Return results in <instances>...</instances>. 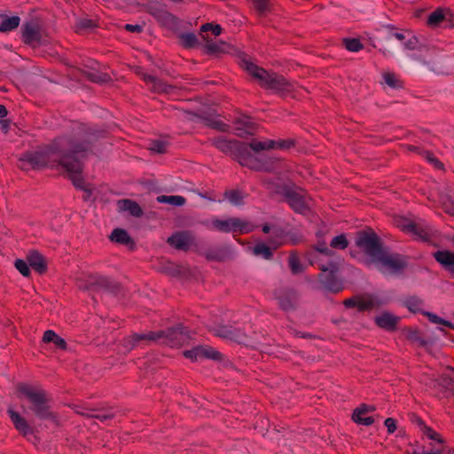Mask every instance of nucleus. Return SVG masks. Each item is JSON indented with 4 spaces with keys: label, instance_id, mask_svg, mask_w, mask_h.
<instances>
[{
    "label": "nucleus",
    "instance_id": "f257e3e1",
    "mask_svg": "<svg viewBox=\"0 0 454 454\" xmlns=\"http://www.w3.org/2000/svg\"><path fill=\"white\" fill-rule=\"evenodd\" d=\"M89 149L86 142L75 143L66 137H59L51 145L35 152L23 154L20 158V167L22 169L41 168L43 167L58 168L59 166L68 173L74 185L84 189L82 177L81 158Z\"/></svg>",
    "mask_w": 454,
    "mask_h": 454
},
{
    "label": "nucleus",
    "instance_id": "f03ea898",
    "mask_svg": "<svg viewBox=\"0 0 454 454\" xmlns=\"http://www.w3.org/2000/svg\"><path fill=\"white\" fill-rule=\"evenodd\" d=\"M240 67L246 70L248 74L254 78L264 89L271 90L282 94H289L294 90V84L290 82L284 76L274 73H269L262 67L254 64L247 58L241 59Z\"/></svg>",
    "mask_w": 454,
    "mask_h": 454
},
{
    "label": "nucleus",
    "instance_id": "7ed1b4c3",
    "mask_svg": "<svg viewBox=\"0 0 454 454\" xmlns=\"http://www.w3.org/2000/svg\"><path fill=\"white\" fill-rule=\"evenodd\" d=\"M264 185L271 193L283 196L294 211L303 214L309 208L308 199L301 192L294 190L290 185L283 183L280 178L265 180Z\"/></svg>",
    "mask_w": 454,
    "mask_h": 454
},
{
    "label": "nucleus",
    "instance_id": "20e7f679",
    "mask_svg": "<svg viewBox=\"0 0 454 454\" xmlns=\"http://www.w3.org/2000/svg\"><path fill=\"white\" fill-rule=\"evenodd\" d=\"M19 396L26 397L31 403V410L40 419H53L50 410L46 394L43 390L27 384L18 386Z\"/></svg>",
    "mask_w": 454,
    "mask_h": 454
},
{
    "label": "nucleus",
    "instance_id": "39448f33",
    "mask_svg": "<svg viewBox=\"0 0 454 454\" xmlns=\"http://www.w3.org/2000/svg\"><path fill=\"white\" fill-rule=\"evenodd\" d=\"M134 342L148 340L171 347L182 346L187 340V335L183 328H170L166 331L150 332L146 334L136 333L132 336Z\"/></svg>",
    "mask_w": 454,
    "mask_h": 454
},
{
    "label": "nucleus",
    "instance_id": "423d86ee",
    "mask_svg": "<svg viewBox=\"0 0 454 454\" xmlns=\"http://www.w3.org/2000/svg\"><path fill=\"white\" fill-rule=\"evenodd\" d=\"M207 227L212 231L224 233H249L254 230V226L249 222L239 217H228L224 219L213 218L207 223Z\"/></svg>",
    "mask_w": 454,
    "mask_h": 454
},
{
    "label": "nucleus",
    "instance_id": "0eeeda50",
    "mask_svg": "<svg viewBox=\"0 0 454 454\" xmlns=\"http://www.w3.org/2000/svg\"><path fill=\"white\" fill-rule=\"evenodd\" d=\"M356 246L367 255L365 263L370 266L384 249L377 234L373 231L359 232L356 239Z\"/></svg>",
    "mask_w": 454,
    "mask_h": 454
},
{
    "label": "nucleus",
    "instance_id": "6e6552de",
    "mask_svg": "<svg viewBox=\"0 0 454 454\" xmlns=\"http://www.w3.org/2000/svg\"><path fill=\"white\" fill-rule=\"evenodd\" d=\"M372 264L383 274H396L406 267V260L403 255L384 248Z\"/></svg>",
    "mask_w": 454,
    "mask_h": 454
},
{
    "label": "nucleus",
    "instance_id": "1a4fd4ad",
    "mask_svg": "<svg viewBox=\"0 0 454 454\" xmlns=\"http://www.w3.org/2000/svg\"><path fill=\"white\" fill-rule=\"evenodd\" d=\"M320 281L329 291L338 293L342 290L341 283L335 278V273L339 270L337 261H330L328 264H322L320 267Z\"/></svg>",
    "mask_w": 454,
    "mask_h": 454
},
{
    "label": "nucleus",
    "instance_id": "9d476101",
    "mask_svg": "<svg viewBox=\"0 0 454 454\" xmlns=\"http://www.w3.org/2000/svg\"><path fill=\"white\" fill-rule=\"evenodd\" d=\"M386 301L379 298L377 295L355 296L347 299L343 304L347 308H356L359 311L371 310L380 307Z\"/></svg>",
    "mask_w": 454,
    "mask_h": 454
},
{
    "label": "nucleus",
    "instance_id": "9b49d317",
    "mask_svg": "<svg viewBox=\"0 0 454 454\" xmlns=\"http://www.w3.org/2000/svg\"><path fill=\"white\" fill-rule=\"evenodd\" d=\"M389 34L387 39L395 38L398 40L404 51H415L419 47V41L414 33L411 30H396L393 27L387 26Z\"/></svg>",
    "mask_w": 454,
    "mask_h": 454
},
{
    "label": "nucleus",
    "instance_id": "f8f14e48",
    "mask_svg": "<svg viewBox=\"0 0 454 454\" xmlns=\"http://www.w3.org/2000/svg\"><path fill=\"white\" fill-rule=\"evenodd\" d=\"M396 225L403 231L410 233L414 238L427 240L428 239L431 230L427 226H420L418 223L405 218L396 220Z\"/></svg>",
    "mask_w": 454,
    "mask_h": 454
},
{
    "label": "nucleus",
    "instance_id": "ddd939ff",
    "mask_svg": "<svg viewBox=\"0 0 454 454\" xmlns=\"http://www.w3.org/2000/svg\"><path fill=\"white\" fill-rule=\"evenodd\" d=\"M194 236L191 231H176L168 238V243L174 248L187 251L194 244Z\"/></svg>",
    "mask_w": 454,
    "mask_h": 454
},
{
    "label": "nucleus",
    "instance_id": "4468645a",
    "mask_svg": "<svg viewBox=\"0 0 454 454\" xmlns=\"http://www.w3.org/2000/svg\"><path fill=\"white\" fill-rule=\"evenodd\" d=\"M294 145L291 140H271L263 141L253 140L249 143V147L254 152L265 151L270 149H288Z\"/></svg>",
    "mask_w": 454,
    "mask_h": 454
},
{
    "label": "nucleus",
    "instance_id": "2eb2a0df",
    "mask_svg": "<svg viewBox=\"0 0 454 454\" xmlns=\"http://www.w3.org/2000/svg\"><path fill=\"white\" fill-rule=\"evenodd\" d=\"M184 356L193 361H197L204 357L215 360L220 358V353L207 346H197L190 350L184 351Z\"/></svg>",
    "mask_w": 454,
    "mask_h": 454
},
{
    "label": "nucleus",
    "instance_id": "dca6fc26",
    "mask_svg": "<svg viewBox=\"0 0 454 454\" xmlns=\"http://www.w3.org/2000/svg\"><path fill=\"white\" fill-rule=\"evenodd\" d=\"M213 145L226 154H231L239 157L244 145L235 140H227L222 137L213 140Z\"/></svg>",
    "mask_w": 454,
    "mask_h": 454
},
{
    "label": "nucleus",
    "instance_id": "f3484780",
    "mask_svg": "<svg viewBox=\"0 0 454 454\" xmlns=\"http://www.w3.org/2000/svg\"><path fill=\"white\" fill-rule=\"evenodd\" d=\"M255 131V124L248 116H240L234 122V133L239 137L252 135Z\"/></svg>",
    "mask_w": 454,
    "mask_h": 454
},
{
    "label": "nucleus",
    "instance_id": "a211bd4d",
    "mask_svg": "<svg viewBox=\"0 0 454 454\" xmlns=\"http://www.w3.org/2000/svg\"><path fill=\"white\" fill-rule=\"evenodd\" d=\"M400 317L389 313L383 312L375 317L376 325L385 330L393 331L395 329Z\"/></svg>",
    "mask_w": 454,
    "mask_h": 454
},
{
    "label": "nucleus",
    "instance_id": "6ab92c4d",
    "mask_svg": "<svg viewBox=\"0 0 454 454\" xmlns=\"http://www.w3.org/2000/svg\"><path fill=\"white\" fill-rule=\"evenodd\" d=\"M434 259L451 275L454 276V253L447 250L437 251Z\"/></svg>",
    "mask_w": 454,
    "mask_h": 454
},
{
    "label": "nucleus",
    "instance_id": "aec40b11",
    "mask_svg": "<svg viewBox=\"0 0 454 454\" xmlns=\"http://www.w3.org/2000/svg\"><path fill=\"white\" fill-rule=\"evenodd\" d=\"M373 410L374 409L372 406L361 405L353 411L352 419L356 424L370 426L374 422V419H372V417H366L365 415Z\"/></svg>",
    "mask_w": 454,
    "mask_h": 454
},
{
    "label": "nucleus",
    "instance_id": "412c9836",
    "mask_svg": "<svg viewBox=\"0 0 454 454\" xmlns=\"http://www.w3.org/2000/svg\"><path fill=\"white\" fill-rule=\"evenodd\" d=\"M8 413L12 422L14 424L15 428L18 431H20L25 436L32 434V429L27 424V420L17 411H14L12 408H9Z\"/></svg>",
    "mask_w": 454,
    "mask_h": 454
},
{
    "label": "nucleus",
    "instance_id": "4be33fe9",
    "mask_svg": "<svg viewBox=\"0 0 454 454\" xmlns=\"http://www.w3.org/2000/svg\"><path fill=\"white\" fill-rule=\"evenodd\" d=\"M27 260L35 271L42 274L46 271L47 265L44 257L37 251H30L27 256Z\"/></svg>",
    "mask_w": 454,
    "mask_h": 454
},
{
    "label": "nucleus",
    "instance_id": "5701e85b",
    "mask_svg": "<svg viewBox=\"0 0 454 454\" xmlns=\"http://www.w3.org/2000/svg\"><path fill=\"white\" fill-rule=\"evenodd\" d=\"M22 37L25 43H35L40 40V33L36 24L27 23L22 27Z\"/></svg>",
    "mask_w": 454,
    "mask_h": 454
},
{
    "label": "nucleus",
    "instance_id": "b1692460",
    "mask_svg": "<svg viewBox=\"0 0 454 454\" xmlns=\"http://www.w3.org/2000/svg\"><path fill=\"white\" fill-rule=\"evenodd\" d=\"M118 210L120 212H129L131 215L139 217L143 211L140 206L130 200H121L117 202Z\"/></svg>",
    "mask_w": 454,
    "mask_h": 454
},
{
    "label": "nucleus",
    "instance_id": "393cba45",
    "mask_svg": "<svg viewBox=\"0 0 454 454\" xmlns=\"http://www.w3.org/2000/svg\"><path fill=\"white\" fill-rule=\"evenodd\" d=\"M145 82L150 84L152 90L158 93H170L173 88L166 83H164L161 80L155 78L150 74H144L143 76Z\"/></svg>",
    "mask_w": 454,
    "mask_h": 454
},
{
    "label": "nucleus",
    "instance_id": "a878e982",
    "mask_svg": "<svg viewBox=\"0 0 454 454\" xmlns=\"http://www.w3.org/2000/svg\"><path fill=\"white\" fill-rule=\"evenodd\" d=\"M239 160L241 165L248 166L249 168L259 171L270 172L275 169L276 161L272 160H259L254 163H248L246 159L242 158H239Z\"/></svg>",
    "mask_w": 454,
    "mask_h": 454
},
{
    "label": "nucleus",
    "instance_id": "bb28decb",
    "mask_svg": "<svg viewBox=\"0 0 454 454\" xmlns=\"http://www.w3.org/2000/svg\"><path fill=\"white\" fill-rule=\"evenodd\" d=\"M216 334L222 338L231 339L237 342H242L245 340V334L241 331L228 326H222L217 330Z\"/></svg>",
    "mask_w": 454,
    "mask_h": 454
},
{
    "label": "nucleus",
    "instance_id": "cd10ccee",
    "mask_svg": "<svg viewBox=\"0 0 454 454\" xmlns=\"http://www.w3.org/2000/svg\"><path fill=\"white\" fill-rule=\"evenodd\" d=\"M450 15V13L449 10L437 9L429 14L427 18V24L431 27L440 26L447 20V18Z\"/></svg>",
    "mask_w": 454,
    "mask_h": 454
},
{
    "label": "nucleus",
    "instance_id": "c85d7f7f",
    "mask_svg": "<svg viewBox=\"0 0 454 454\" xmlns=\"http://www.w3.org/2000/svg\"><path fill=\"white\" fill-rule=\"evenodd\" d=\"M43 341L45 343H53L56 346V348L62 350H65L67 348L66 340L52 330H47L44 332L43 336Z\"/></svg>",
    "mask_w": 454,
    "mask_h": 454
},
{
    "label": "nucleus",
    "instance_id": "c756f323",
    "mask_svg": "<svg viewBox=\"0 0 454 454\" xmlns=\"http://www.w3.org/2000/svg\"><path fill=\"white\" fill-rule=\"evenodd\" d=\"M20 20L18 16H4L0 22L1 32H10L17 28L20 25Z\"/></svg>",
    "mask_w": 454,
    "mask_h": 454
},
{
    "label": "nucleus",
    "instance_id": "7c9ffc66",
    "mask_svg": "<svg viewBox=\"0 0 454 454\" xmlns=\"http://www.w3.org/2000/svg\"><path fill=\"white\" fill-rule=\"evenodd\" d=\"M110 239L114 242L122 245H129L131 243V239L129 233L125 230L120 228H116L112 231Z\"/></svg>",
    "mask_w": 454,
    "mask_h": 454
},
{
    "label": "nucleus",
    "instance_id": "2f4dec72",
    "mask_svg": "<svg viewBox=\"0 0 454 454\" xmlns=\"http://www.w3.org/2000/svg\"><path fill=\"white\" fill-rule=\"evenodd\" d=\"M159 203H166L176 207H181L185 204V198L179 195H160L157 197Z\"/></svg>",
    "mask_w": 454,
    "mask_h": 454
},
{
    "label": "nucleus",
    "instance_id": "473e14b6",
    "mask_svg": "<svg viewBox=\"0 0 454 454\" xmlns=\"http://www.w3.org/2000/svg\"><path fill=\"white\" fill-rule=\"evenodd\" d=\"M254 254L261 256L264 259H270L272 255L271 247L264 243H258L253 247Z\"/></svg>",
    "mask_w": 454,
    "mask_h": 454
},
{
    "label": "nucleus",
    "instance_id": "72a5a7b5",
    "mask_svg": "<svg viewBox=\"0 0 454 454\" xmlns=\"http://www.w3.org/2000/svg\"><path fill=\"white\" fill-rule=\"evenodd\" d=\"M404 304L407 307V309L413 313L420 311L423 307L422 301L415 296L407 298L405 300Z\"/></svg>",
    "mask_w": 454,
    "mask_h": 454
},
{
    "label": "nucleus",
    "instance_id": "f704fd0d",
    "mask_svg": "<svg viewBox=\"0 0 454 454\" xmlns=\"http://www.w3.org/2000/svg\"><path fill=\"white\" fill-rule=\"evenodd\" d=\"M224 197L228 200L232 205L239 206L243 202V195L239 191L237 190H230L224 192Z\"/></svg>",
    "mask_w": 454,
    "mask_h": 454
},
{
    "label": "nucleus",
    "instance_id": "c9c22d12",
    "mask_svg": "<svg viewBox=\"0 0 454 454\" xmlns=\"http://www.w3.org/2000/svg\"><path fill=\"white\" fill-rule=\"evenodd\" d=\"M330 246L336 249H345L348 246V241L344 234L334 237L330 243Z\"/></svg>",
    "mask_w": 454,
    "mask_h": 454
},
{
    "label": "nucleus",
    "instance_id": "e433bc0d",
    "mask_svg": "<svg viewBox=\"0 0 454 454\" xmlns=\"http://www.w3.org/2000/svg\"><path fill=\"white\" fill-rule=\"evenodd\" d=\"M384 82L390 88L397 89L403 86L402 82L398 79V77L392 73H386L383 75Z\"/></svg>",
    "mask_w": 454,
    "mask_h": 454
},
{
    "label": "nucleus",
    "instance_id": "4c0bfd02",
    "mask_svg": "<svg viewBox=\"0 0 454 454\" xmlns=\"http://www.w3.org/2000/svg\"><path fill=\"white\" fill-rule=\"evenodd\" d=\"M14 266L22 276L28 277L30 275V265L27 261L17 259L14 262Z\"/></svg>",
    "mask_w": 454,
    "mask_h": 454
},
{
    "label": "nucleus",
    "instance_id": "58836bf2",
    "mask_svg": "<svg viewBox=\"0 0 454 454\" xmlns=\"http://www.w3.org/2000/svg\"><path fill=\"white\" fill-rule=\"evenodd\" d=\"M289 267L294 274L302 271V267L297 255L291 254L288 259Z\"/></svg>",
    "mask_w": 454,
    "mask_h": 454
},
{
    "label": "nucleus",
    "instance_id": "ea45409f",
    "mask_svg": "<svg viewBox=\"0 0 454 454\" xmlns=\"http://www.w3.org/2000/svg\"><path fill=\"white\" fill-rule=\"evenodd\" d=\"M181 42L185 47H192L197 43V37L192 33H184L180 36Z\"/></svg>",
    "mask_w": 454,
    "mask_h": 454
},
{
    "label": "nucleus",
    "instance_id": "a19ab883",
    "mask_svg": "<svg viewBox=\"0 0 454 454\" xmlns=\"http://www.w3.org/2000/svg\"><path fill=\"white\" fill-rule=\"evenodd\" d=\"M423 64L427 66L431 71L440 74L442 73V65L440 61V58L436 56L435 59L433 61L424 60Z\"/></svg>",
    "mask_w": 454,
    "mask_h": 454
},
{
    "label": "nucleus",
    "instance_id": "79ce46f5",
    "mask_svg": "<svg viewBox=\"0 0 454 454\" xmlns=\"http://www.w3.org/2000/svg\"><path fill=\"white\" fill-rule=\"evenodd\" d=\"M344 43H345L347 50H348L349 51H353V52L359 51L363 48L361 42L358 39H355V38L345 39Z\"/></svg>",
    "mask_w": 454,
    "mask_h": 454
},
{
    "label": "nucleus",
    "instance_id": "37998d69",
    "mask_svg": "<svg viewBox=\"0 0 454 454\" xmlns=\"http://www.w3.org/2000/svg\"><path fill=\"white\" fill-rule=\"evenodd\" d=\"M254 9L263 15L269 11V0H252Z\"/></svg>",
    "mask_w": 454,
    "mask_h": 454
},
{
    "label": "nucleus",
    "instance_id": "c03bdc74",
    "mask_svg": "<svg viewBox=\"0 0 454 454\" xmlns=\"http://www.w3.org/2000/svg\"><path fill=\"white\" fill-rule=\"evenodd\" d=\"M426 316L428 317L429 321L434 323V324H439V325H442L453 328V325L450 322L446 321V320L439 317L435 314H433V313H430V312H427Z\"/></svg>",
    "mask_w": 454,
    "mask_h": 454
},
{
    "label": "nucleus",
    "instance_id": "a18cd8bd",
    "mask_svg": "<svg viewBox=\"0 0 454 454\" xmlns=\"http://www.w3.org/2000/svg\"><path fill=\"white\" fill-rule=\"evenodd\" d=\"M200 30L202 32L212 31L215 35H219L222 32L220 25H213L212 23H206L201 26Z\"/></svg>",
    "mask_w": 454,
    "mask_h": 454
},
{
    "label": "nucleus",
    "instance_id": "49530a36",
    "mask_svg": "<svg viewBox=\"0 0 454 454\" xmlns=\"http://www.w3.org/2000/svg\"><path fill=\"white\" fill-rule=\"evenodd\" d=\"M424 157L434 168H439V169L442 168V162H440L438 160V159L433 153H431L429 152H425L424 153Z\"/></svg>",
    "mask_w": 454,
    "mask_h": 454
},
{
    "label": "nucleus",
    "instance_id": "de8ad7c7",
    "mask_svg": "<svg viewBox=\"0 0 454 454\" xmlns=\"http://www.w3.org/2000/svg\"><path fill=\"white\" fill-rule=\"evenodd\" d=\"M150 150L154 153H162L166 151V144L159 140L153 141L150 145Z\"/></svg>",
    "mask_w": 454,
    "mask_h": 454
},
{
    "label": "nucleus",
    "instance_id": "09e8293b",
    "mask_svg": "<svg viewBox=\"0 0 454 454\" xmlns=\"http://www.w3.org/2000/svg\"><path fill=\"white\" fill-rule=\"evenodd\" d=\"M441 201L442 203V206L445 209V211L450 215H454V200L450 201V198L448 197H442Z\"/></svg>",
    "mask_w": 454,
    "mask_h": 454
},
{
    "label": "nucleus",
    "instance_id": "8fccbe9b",
    "mask_svg": "<svg viewBox=\"0 0 454 454\" xmlns=\"http://www.w3.org/2000/svg\"><path fill=\"white\" fill-rule=\"evenodd\" d=\"M424 433L429 439L436 441L438 442H443V440L441 437V435L435 431H434L432 428L426 427Z\"/></svg>",
    "mask_w": 454,
    "mask_h": 454
},
{
    "label": "nucleus",
    "instance_id": "3c124183",
    "mask_svg": "<svg viewBox=\"0 0 454 454\" xmlns=\"http://www.w3.org/2000/svg\"><path fill=\"white\" fill-rule=\"evenodd\" d=\"M316 250L317 252H319L320 254H325L326 256H330V257L334 256V253L326 247L325 243L317 244L316 247Z\"/></svg>",
    "mask_w": 454,
    "mask_h": 454
},
{
    "label": "nucleus",
    "instance_id": "603ef678",
    "mask_svg": "<svg viewBox=\"0 0 454 454\" xmlns=\"http://www.w3.org/2000/svg\"><path fill=\"white\" fill-rule=\"evenodd\" d=\"M387 429V432L389 434H393L395 429H396V423H395V420L392 418H387V419H385V422H384Z\"/></svg>",
    "mask_w": 454,
    "mask_h": 454
},
{
    "label": "nucleus",
    "instance_id": "864d4df0",
    "mask_svg": "<svg viewBox=\"0 0 454 454\" xmlns=\"http://www.w3.org/2000/svg\"><path fill=\"white\" fill-rule=\"evenodd\" d=\"M278 304L285 310H288L294 307V303L288 298L279 299Z\"/></svg>",
    "mask_w": 454,
    "mask_h": 454
},
{
    "label": "nucleus",
    "instance_id": "5fc2aeb1",
    "mask_svg": "<svg viewBox=\"0 0 454 454\" xmlns=\"http://www.w3.org/2000/svg\"><path fill=\"white\" fill-rule=\"evenodd\" d=\"M206 47L210 52H213V53L222 51L221 45H219L218 43H215L209 42V41H207Z\"/></svg>",
    "mask_w": 454,
    "mask_h": 454
},
{
    "label": "nucleus",
    "instance_id": "6e6d98bb",
    "mask_svg": "<svg viewBox=\"0 0 454 454\" xmlns=\"http://www.w3.org/2000/svg\"><path fill=\"white\" fill-rule=\"evenodd\" d=\"M124 27L127 31L131 32V33H140L143 30L142 26L137 25V24H136V25L126 24Z\"/></svg>",
    "mask_w": 454,
    "mask_h": 454
},
{
    "label": "nucleus",
    "instance_id": "4d7b16f0",
    "mask_svg": "<svg viewBox=\"0 0 454 454\" xmlns=\"http://www.w3.org/2000/svg\"><path fill=\"white\" fill-rule=\"evenodd\" d=\"M213 128L218 129V130H221V131H226L227 130V125L217 121H213L211 124H210Z\"/></svg>",
    "mask_w": 454,
    "mask_h": 454
},
{
    "label": "nucleus",
    "instance_id": "13d9d810",
    "mask_svg": "<svg viewBox=\"0 0 454 454\" xmlns=\"http://www.w3.org/2000/svg\"><path fill=\"white\" fill-rule=\"evenodd\" d=\"M0 129L6 133L9 129V122L6 120L0 121Z\"/></svg>",
    "mask_w": 454,
    "mask_h": 454
},
{
    "label": "nucleus",
    "instance_id": "bf43d9fd",
    "mask_svg": "<svg viewBox=\"0 0 454 454\" xmlns=\"http://www.w3.org/2000/svg\"><path fill=\"white\" fill-rule=\"evenodd\" d=\"M8 112L4 106L0 105V118H4L7 115Z\"/></svg>",
    "mask_w": 454,
    "mask_h": 454
},
{
    "label": "nucleus",
    "instance_id": "052dcab7",
    "mask_svg": "<svg viewBox=\"0 0 454 454\" xmlns=\"http://www.w3.org/2000/svg\"><path fill=\"white\" fill-rule=\"evenodd\" d=\"M447 387L453 392L454 394V378L450 379V381L447 383Z\"/></svg>",
    "mask_w": 454,
    "mask_h": 454
},
{
    "label": "nucleus",
    "instance_id": "680f3d73",
    "mask_svg": "<svg viewBox=\"0 0 454 454\" xmlns=\"http://www.w3.org/2000/svg\"><path fill=\"white\" fill-rule=\"evenodd\" d=\"M91 26H92L91 20H85V21L82 22V27H90Z\"/></svg>",
    "mask_w": 454,
    "mask_h": 454
},
{
    "label": "nucleus",
    "instance_id": "e2e57ef3",
    "mask_svg": "<svg viewBox=\"0 0 454 454\" xmlns=\"http://www.w3.org/2000/svg\"><path fill=\"white\" fill-rule=\"evenodd\" d=\"M421 454H442L441 450L423 451Z\"/></svg>",
    "mask_w": 454,
    "mask_h": 454
},
{
    "label": "nucleus",
    "instance_id": "0e129e2a",
    "mask_svg": "<svg viewBox=\"0 0 454 454\" xmlns=\"http://www.w3.org/2000/svg\"><path fill=\"white\" fill-rule=\"evenodd\" d=\"M262 231L268 233L270 231V227L268 225H264L262 227Z\"/></svg>",
    "mask_w": 454,
    "mask_h": 454
},
{
    "label": "nucleus",
    "instance_id": "69168bd1",
    "mask_svg": "<svg viewBox=\"0 0 454 454\" xmlns=\"http://www.w3.org/2000/svg\"><path fill=\"white\" fill-rule=\"evenodd\" d=\"M162 15H163L164 17H165V16H169V14H168V12H163V14H162Z\"/></svg>",
    "mask_w": 454,
    "mask_h": 454
},
{
    "label": "nucleus",
    "instance_id": "338daca9",
    "mask_svg": "<svg viewBox=\"0 0 454 454\" xmlns=\"http://www.w3.org/2000/svg\"><path fill=\"white\" fill-rule=\"evenodd\" d=\"M278 245H273V246H272V248H273V249H276V248L278 247Z\"/></svg>",
    "mask_w": 454,
    "mask_h": 454
},
{
    "label": "nucleus",
    "instance_id": "774afa93",
    "mask_svg": "<svg viewBox=\"0 0 454 454\" xmlns=\"http://www.w3.org/2000/svg\"><path fill=\"white\" fill-rule=\"evenodd\" d=\"M213 256L207 255V259H213Z\"/></svg>",
    "mask_w": 454,
    "mask_h": 454
}]
</instances>
